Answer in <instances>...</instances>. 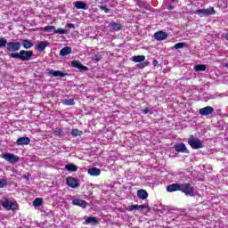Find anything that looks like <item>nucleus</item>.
Listing matches in <instances>:
<instances>
[{"label":"nucleus","instance_id":"f257e3e1","mask_svg":"<svg viewBox=\"0 0 228 228\" xmlns=\"http://www.w3.org/2000/svg\"><path fill=\"white\" fill-rule=\"evenodd\" d=\"M10 56L21 61H29L33 58V51L21 50L20 53H11Z\"/></svg>","mask_w":228,"mask_h":228},{"label":"nucleus","instance_id":"f03ea898","mask_svg":"<svg viewBox=\"0 0 228 228\" xmlns=\"http://www.w3.org/2000/svg\"><path fill=\"white\" fill-rule=\"evenodd\" d=\"M1 204L2 208H4V209L6 211H15L19 206L17 203L10 200L8 198H4L1 201Z\"/></svg>","mask_w":228,"mask_h":228},{"label":"nucleus","instance_id":"7ed1b4c3","mask_svg":"<svg viewBox=\"0 0 228 228\" xmlns=\"http://www.w3.org/2000/svg\"><path fill=\"white\" fill-rule=\"evenodd\" d=\"M180 191L190 197L195 196V189L190 183H180Z\"/></svg>","mask_w":228,"mask_h":228},{"label":"nucleus","instance_id":"20e7f679","mask_svg":"<svg viewBox=\"0 0 228 228\" xmlns=\"http://www.w3.org/2000/svg\"><path fill=\"white\" fill-rule=\"evenodd\" d=\"M2 158L8 163H11V165H15V163L20 161V158L13 153H4Z\"/></svg>","mask_w":228,"mask_h":228},{"label":"nucleus","instance_id":"39448f33","mask_svg":"<svg viewBox=\"0 0 228 228\" xmlns=\"http://www.w3.org/2000/svg\"><path fill=\"white\" fill-rule=\"evenodd\" d=\"M195 13L196 15H200V17H209V15H215L216 11H215L214 7H209L207 9H198Z\"/></svg>","mask_w":228,"mask_h":228},{"label":"nucleus","instance_id":"423d86ee","mask_svg":"<svg viewBox=\"0 0 228 228\" xmlns=\"http://www.w3.org/2000/svg\"><path fill=\"white\" fill-rule=\"evenodd\" d=\"M188 143L191 149H202L204 147L202 141L199 138H195L193 135L189 138Z\"/></svg>","mask_w":228,"mask_h":228},{"label":"nucleus","instance_id":"0eeeda50","mask_svg":"<svg viewBox=\"0 0 228 228\" xmlns=\"http://www.w3.org/2000/svg\"><path fill=\"white\" fill-rule=\"evenodd\" d=\"M20 42H8L6 49L10 53H17V51H20Z\"/></svg>","mask_w":228,"mask_h":228},{"label":"nucleus","instance_id":"6e6552de","mask_svg":"<svg viewBox=\"0 0 228 228\" xmlns=\"http://www.w3.org/2000/svg\"><path fill=\"white\" fill-rule=\"evenodd\" d=\"M46 72L48 76H52V77H65V76H67V73L60 70H54L53 69H46Z\"/></svg>","mask_w":228,"mask_h":228},{"label":"nucleus","instance_id":"1a4fd4ad","mask_svg":"<svg viewBox=\"0 0 228 228\" xmlns=\"http://www.w3.org/2000/svg\"><path fill=\"white\" fill-rule=\"evenodd\" d=\"M66 184L69 186V188H79V181L72 176H69L66 179Z\"/></svg>","mask_w":228,"mask_h":228},{"label":"nucleus","instance_id":"9d476101","mask_svg":"<svg viewBox=\"0 0 228 228\" xmlns=\"http://www.w3.org/2000/svg\"><path fill=\"white\" fill-rule=\"evenodd\" d=\"M215 111V109L211 106H207L205 108L200 109V115H203L204 117H208V115H211Z\"/></svg>","mask_w":228,"mask_h":228},{"label":"nucleus","instance_id":"9b49d317","mask_svg":"<svg viewBox=\"0 0 228 228\" xmlns=\"http://www.w3.org/2000/svg\"><path fill=\"white\" fill-rule=\"evenodd\" d=\"M167 37L168 35L163 31H158L154 34L155 40H158L159 42H161V40H167Z\"/></svg>","mask_w":228,"mask_h":228},{"label":"nucleus","instance_id":"f8f14e48","mask_svg":"<svg viewBox=\"0 0 228 228\" xmlns=\"http://www.w3.org/2000/svg\"><path fill=\"white\" fill-rule=\"evenodd\" d=\"M175 151H176V152L188 153V148H186L183 142L175 144Z\"/></svg>","mask_w":228,"mask_h":228},{"label":"nucleus","instance_id":"ddd939ff","mask_svg":"<svg viewBox=\"0 0 228 228\" xmlns=\"http://www.w3.org/2000/svg\"><path fill=\"white\" fill-rule=\"evenodd\" d=\"M167 191H169L170 193L174 191H181V183H173L167 185Z\"/></svg>","mask_w":228,"mask_h":228},{"label":"nucleus","instance_id":"4468645a","mask_svg":"<svg viewBox=\"0 0 228 228\" xmlns=\"http://www.w3.org/2000/svg\"><path fill=\"white\" fill-rule=\"evenodd\" d=\"M73 5L77 8V10H88L86 3L83 1H76L73 3Z\"/></svg>","mask_w":228,"mask_h":228},{"label":"nucleus","instance_id":"2eb2a0df","mask_svg":"<svg viewBox=\"0 0 228 228\" xmlns=\"http://www.w3.org/2000/svg\"><path fill=\"white\" fill-rule=\"evenodd\" d=\"M73 206H78L79 208H83L85 209L86 206H88V203L83 200L76 199L72 200Z\"/></svg>","mask_w":228,"mask_h":228},{"label":"nucleus","instance_id":"dca6fc26","mask_svg":"<svg viewBox=\"0 0 228 228\" xmlns=\"http://www.w3.org/2000/svg\"><path fill=\"white\" fill-rule=\"evenodd\" d=\"M71 66L75 69H78V70H88V68L86 66H83L79 61H73L71 62Z\"/></svg>","mask_w":228,"mask_h":228},{"label":"nucleus","instance_id":"f3484780","mask_svg":"<svg viewBox=\"0 0 228 228\" xmlns=\"http://www.w3.org/2000/svg\"><path fill=\"white\" fill-rule=\"evenodd\" d=\"M31 139L28 137H20L17 139L16 143L17 145H29Z\"/></svg>","mask_w":228,"mask_h":228},{"label":"nucleus","instance_id":"a211bd4d","mask_svg":"<svg viewBox=\"0 0 228 228\" xmlns=\"http://www.w3.org/2000/svg\"><path fill=\"white\" fill-rule=\"evenodd\" d=\"M87 174L93 177H97V175H101V169L97 167H91L87 170Z\"/></svg>","mask_w":228,"mask_h":228},{"label":"nucleus","instance_id":"6ab92c4d","mask_svg":"<svg viewBox=\"0 0 228 228\" xmlns=\"http://www.w3.org/2000/svg\"><path fill=\"white\" fill-rule=\"evenodd\" d=\"M109 28L110 31H120V29H122V25L120 23L112 22L109 24Z\"/></svg>","mask_w":228,"mask_h":228},{"label":"nucleus","instance_id":"aec40b11","mask_svg":"<svg viewBox=\"0 0 228 228\" xmlns=\"http://www.w3.org/2000/svg\"><path fill=\"white\" fill-rule=\"evenodd\" d=\"M134 209H147V205H131L127 208V211H134Z\"/></svg>","mask_w":228,"mask_h":228},{"label":"nucleus","instance_id":"412c9836","mask_svg":"<svg viewBox=\"0 0 228 228\" xmlns=\"http://www.w3.org/2000/svg\"><path fill=\"white\" fill-rule=\"evenodd\" d=\"M137 197L142 199V200H145V199L149 197V193L147 192V191L141 189L137 191Z\"/></svg>","mask_w":228,"mask_h":228},{"label":"nucleus","instance_id":"4be33fe9","mask_svg":"<svg viewBox=\"0 0 228 228\" xmlns=\"http://www.w3.org/2000/svg\"><path fill=\"white\" fill-rule=\"evenodd\" d=\"M72 53V48L66 46L60 51V56H68Z\"/></svg>","mask_w":228,"mask_h":228},{"label":"nucleus","instance_id":"5701e85b","mask_svg":"<svg viewBox=\"0 0 228 228\" xmlns=\"http://www.w3.org/2000/svg\"><path fill=\"white\" fill-rule=\"evenodd\" d=\"M86 225H88V224H91V225H96V224H99V221L96 217H88L85 220L84 223Z\"/></svg>","mask_w":228,"mask_h":228},{"label":"nucleus","instance_id":"b1692460","mask_svg":"<svg viewBox=\"0 0 228 228\" xmlns=\"http://www.w3.org/2000/svg\"><path fill=\"white\" fill-rule=\"evenodd\" d=\"M132 61L134 63H142V61H145V55H135L132 57Z\"/></svg>","mask_w":228,"mask_h":228},{"label":"nucleus","instance_id":"393cba45","mask_svg":"<svg viewBox=\"0 0 228 228\" xmlns=\"http://www.w3.org/2000/svg\"><path fill=\"white\" fill-rule=\"evenodd\" d=\"M21 45H23L24 49H31V47H33V42L28 39H24L21 42Z\"/></svg>","mask_w":228,"mask_h":228},{"label":"nucleus","instance_id":"a878e982","mask_svg":"<svg viewBox=\"0 0 228 228\" xmlns=\"http://www.w3.org/2000/svg\"><path fill=\"white\" fill-rule=\"evenodd\" d=\"M48 44L47 42L45 41H41L37 45V51H39V53H42V51L45 50V47H47Z\"/></svg>","mask_w":228,"mask_h":228},{"label":"nucleus","instance_id":"bb28decb","mask_svg":"<svg viewBox=\"0 0 228 228\" xmlns=\"http://www.w3.org/2000/svg\"><path fill=\"white\" fill-rule=\"evenodd\" d=\"M65 168L68 170V172H77V166L74 164H67Z\"/></svg>","mask_w":228,"mask_h":228},{"label":"nucleus","instance_id":"cd10ccee","mask_svg":"<svg viewBox=\"0 0 228 228\" xmlns=\"http://www.w3.org/2000/svg\"><path fill=\"white\" fill-rule=\"evenodd\" d=\"M42 204H44V200H42V198H37L33 201V206L35 208H38V207L42 206Z\"/></svg>","mask_w":228,"mask_h":228},{"label":"nucleus","instance_id":"c85d7f7f","mask_svg":"<svg viewBox=\"0 0 228 228\" xmlns=\"http://www.w3.org/2000/svg\"><path fill=\"white\" fill-rule=\"evenodd\" d=\"M62 104H65V106H74L76 102H74V99H64Z\"/></svg>","mask_w":228,"mask_h":228},{"label":"nucleus","instance_id":"c756f323","mask_svg":"<svg viewBox=\"0 0 228 228\" xmlns=\"http://www.w3.org/2000/svg\"><path fill=\"white\" fill-rule=\"evenodd\" d=\"M44 31H46L47 33H54V31H56V28L54 26H45L44 27Z\"/></svg>","mask_w":228,"mask_h":228},{"label":"nucleus","instance_id":"7c9ffc66","mask_svg":"<svg viewBox=\"0 0 228 228\" xmlns=\"http://www.w3.org/2000/svg\"><path fill=\"white\" fill-rule=\"evenodd\" d=\"M196 72H204L206 70V65L204 64H198L194 67Z\"/></svg>","mask_w":228,"mask_h":228},{"label":"nucleus","instance_id":"2f4dec72","mask_svg":"<svg viewBox=\"0 0 228 228\" xmlns=\"http://www.w3.org/2000/svg\"><path fill=\"white\" fill-rule=\"evenodd\" d=\"M54 33L57 35H69V30H65L61 28H59L54 30Z\"/></svg>","mask_w":228,"mask_h":228},{"label":"nucleus","instance_id":"473e14b6","mask_svg":"<svg viewBox=\"0 0 228 228\" xmlns=\"http://www.w3.org/2000/svg\"><path fill=\"white\" fill-rule=\"evenodd\" d=\"M83 134V132L78 130L77 128L72 129L71 130V135L76 137V136H81Z\"/></svg>","mask_w":228,"mask_h":228},{"label":"nucleus","instance_id":"72a5a7b5","mask_svg":"<svg viewBox=\"0 0 228 228\" xmlns=\"http://www.w3.org/2000/svg\"><path fill=\"white\" fill-rule=\"evenodd\" d=\"M184 47H188L186 43H177L174 45V49H183Z\"/></svg>","mask_w":228,"mask_h":228},{"label":"nucleus","instance_id":"f704fd0d","mask_svg":"<svg viewBox=\"0 0 228 228\" xmlns=\"http://www.w3.org/2000/svg\"><path fill=\"white\" fill-rule=\"evenodd\" d=\"M8 45V40L4 39V37L0 38V49H3V47H6Z\"/></svg>","mask_w":228,"mask_h":228},{"label":"nucleus","instance_id":"c9c22d12","mask_svg":"<svg viewBox=\"0 0 228 228\" xmlns=\"http://www.w3.org/2000/svg\"><path fill=\"white\" fill-rule=\"evenodd\" d=\"M137 6L139 8H147V4L142 0L137 1Z\"/></svg>","mask_w":228,"mask_h":228},{"label":"nucleus","instance_id":"e433bc0d","mask_svg":"<svg viewBox=\"0 0 228 228\" xmlns=\"http://www.w3.org/2000/svg\"><path fill=\"white\" fill-rule=\"evenodd\" d=\"M149 65V61H143L139 64H137L138 69H145Z\"/></svg>","mask_w":228,"mask_h":228},{"label":"nucleus","instance_id":"4c0bfd02","mask_svg":"<svg viewBox=\"0 0 228 228\" xmlns=\"http://www.w3.org/2000/svg\"><path fill=\"white\" fill-rule=\"evenodd\" d=\"M53 134H55V136H61V135H63V130H61V128H57L53 132Z\"/></svg>","mask_w":228,"mask_h":228},{"label":"nucleus","instance_id":"58836bf2","mask_svg":"<svg viewBox=\"0 0 228 228\" xmlns=\"http://www.w3.org/2000/svg\"><path fill=\"white\" fill-rule=\"evenodd\" d=\"M98 8L105 12V13H110V9L106 5H99Z\"/></svg>","mask_w":228,"mask_h":228},{"label":"nucleus","instance_id":"ea45409f","mask_svg":"<svg viewBox=\"0 0 228 228\" xmlns=\"http://www.w3.org/2000/svg\"><path fill=\"white\" fill-rule=\"evenodd\" d=\"M4 186H6V180H0V188H4Z\"/></svg>","mask_w":228,"mask_h":228},{"label":"nucleus","instance_id":"a19ab883","mask_svg":"<svg viewBox=\"0 0 228 228\" xmlns=\"http://www.w3.org/2000/svg\"><path fill=\"white\" fill-rule=\"evenodd\" d=\"M67 28H69V29H74V28H76V26L74 25V23H68Z\"/></svg>","mask_w":228,"mask_h":228},{"label":"nucleus","instance_id":"79ce46f5","mask_svg":"<svg viewBox=\"0 0 228 228\" xmlns=\"http://www.w3.org/2000/svg\"><path fill=\"white\" fill-rule=\"evenodd\" d=\"M150 111H151V110L149 108H146V109L142 110V113L144 115H147V113H149Z\"/></svg>","mask_w":228,"mask_h":228},{"label":"nucleus","instance_id":"37998d69","mask_svg":"<svg viewBox=\"0 0 228 228\" xmlns=\"http://www.w3.org/2000/svg\"><path fill=\"white\" fill-rule=\"evenodd\" d=\"M94 60H95V61H101V56L95 55Z\"/></svg>","mask_w":228,"mask_h":228},{"label":"nucleus","instance_id":"c03bdc74","mask_svg":"<svg viewBox=\"0 0 228 228\" xmlns=\"http://www.w3.org/2000/svg\"><path fill=\"white\" fill-rule=\"evenodd\" d=\"M175 7L174 5H168L167 10H174Z\"/></svg>","mask_w":228,"mask_h":228},{"label":"nucleus","instance_id":"a18cd8bd","mask_svg":"<svg viewBox=\"0 0 228 228\" xmlns=\"http://www.w3.org/2000/svg\"><path fill=\"white\" fill-rule=\"evenodd\" d=\"M153 65L156 67V65H158V61H153Z\"/></svg>","mask_w":228,"mask_h":228},{"label":"nucleus","instance_id":"49530a36","mask_svg":"<svg viewBox=\"0 0 228 228\" xmlns=\"http://www.w3.org/2000/svg\"><path fill=\"white\" fill-rule=\"evenodd\" d=\"M225 40L228 41V33L225 35Z\"/></svg>","mask_w":228,"mask_h":228},{"label":"nucleus","instance_id":"de8ad7c7","mask_svg":"<svg viewBox=\"0 0 228 228\" xmlns=\"http://www.w3.org/2000/svg\"><path fill=\"white\" fill-rule=\"evenodd\" d=\"M172 1V3H175V0H171Z\"/></svg>","mask_w":228,"mask_h":228},{"label":"nucleus","instance_id":"09e8293b","mask_svg":"<svg viewBox=\"0 0 228 228\" xmlns=\"http://www.w3.org/2000/svg\"><path fill=\"white\" fill-rule=\"evenodd\" d=\"M226 67L228 68V63H226Z\"/></svg>","mask_w":228,"mask_h":228}]
</instances>
